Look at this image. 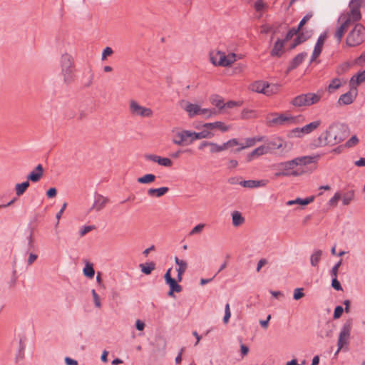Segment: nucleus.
Segmentation results:
<instances>
[{
  "label": "nucleus",
  "instance_id": "1",
  "mask_svg": "<svg viewBox=\"0 0 365 365\" xmlns=\"http://www.w3.org/2000/svg\"><path fill=\"white\" fill-rule=\"evenodd\" d=\"M349 9V11L341 13L338 18V22L341 23V25L336 29L334 37L339 43L341 41L344 32L348 27L361 19V9H365V0H350Z\"/></svg>",
  "mask_w": 365,
  "mask_h": 365
},
{
  "label": "nucleus",
  "instance_id": "2",
  "mask_svg": "<svg viewBox=\"0 0 365 365\" xmlns=\"http://www.w3.org/2000/svg\"><path fill=\"white\" fill-rule=\"evenodd\" d=\"M349 135L348 127L339 122H334L313 142L315 148L335 145L344 141Z\"/></svg>",
  "mask_w": 365,
  "mask_h": 365
},
{
  "label": "nucleus",
  "instance_id": "3",
  "mask_svg": "<svg viewBox=\"0 0 365 365\" xmlns=\"http://www.w3.org/2000/svg\"><path fill=\"white\" fill-rule=\"evenodd\" d=\"M322 91H318L317 93H302L294 97L291 103L294 107H309L314 104H317L321 101L322 98Z\"/></svg>",
  "mask_w": 365,
  "mask_h": 365
},
{
  "label": "nucleus",
  "instance_id": "4",
  "mask_svg": "<svg viewBox=\"0 0 365 365\" xmlns=\"http://www.w3.org/2000/svg\"><path fill=\"white\" fill-rule=\"evenodd\" d=\"M365 41V27L359 23L354 25L346 38V45L355 47Z\"/></svg>",
  "mask_w": 365,
  "mask_h": 365
},
{
  "label": "nucleus",
  "instance_id": "5",
  "mask_svg": "<svg viewBox=\"0 0 365 365\" xmlns=\"http://www.w3.org/2000/svg\"><path fill=\"white\" fill-rule=\"evenodd\" d=\"M61 73L66 83H69L72 78L73 61L70 55L65 53L61 58Z\"/></svg>",
  "mask_w": 365,
  "mask_h": 365
},
{
  "label": "nucleus",
  "instance_id": "6",
  "mask_svg": "<svg viewBox=\"0 0 365 365\" xmlns=\"http://www.w3.org/2000/svg\"><path fill=\"white\" fill-rule=\"evenodd\" d=\"M352 326V319H347L343 324L338 339V349L336 351V354L339 350L347 344V340L350 336L351 329Z\"/></svg>",
  "mask_w": 365,
  "mask_h": 365
},
{
  "label": "nucleus",
  "instance_id": "7",
  "mask_svg": "<svg viewBox=\"0 0 365 365\" xmlns=\"http://www.w3.org/2000/svg\"><path fill=\"white\" fill-rule=\"evenodd\" d=\"M321 124L320 120H315L302 127L296 128L292 130V133L295 137L302 138L304 134H309L316 130Z\"/></svg>",
  "mask_w": 365,
  "mask_h": 365
},
{
  "label": "nucleus",
  "instance_id": "8",
  "mask_svg": "<svg viewBox=\"0 0 365 365\" xmlns=\"http://www.w3.org/2000/svg\"><path fill=\"white\" fill-rule=\"evenodd\" d=\"M130 112L135 115L150 117L153 115V111L151 109L141 106L135 101H132L130 102Z\"/></svg>",
  "mask_w": 365,
  "mask_h": 365
},
{
  "label": "nucleus",
  "instance_id": "9",
  "mask_svg": "<svg viewBox=\"0 0 365 365\" xmlns=\"http://www.w3.org/2000/svg\"><path fill=\"white\" fill-rule=\"evenodd\" d=\"M190 140V130H183L177 133L173 138V143L178 145H189Z\"/></svg>",
  "mask_w": 365,
  "mask_h": 365
},
{
  "label": "nucleus",
  "instance_id": "10",
  "mask_svg": "<svg viewBox=\"0 0 365 365\" xmlns=\"http://www.w3.org/2000/svg\"><path fill=\"white\" fill-rule=\"evenodd\" d=\"M357 95V89L354 85V87H351V91L340 96L338 103L340 105H349L352 103L356 98Z\"/></svg>",
  "mask_w": 365,
  "mask_h": 365
},
{
  "label": "nucleus",
  "instance_id": "11",
  "mask_svg": "<svg viewBox=\"0 0 365 365\" xmlns=\"http://www.w3.org/2000/svg\"><path fill=\"white\" fill-rule=\"evenodd\" d=\"M263 140L262 137H258V138H248L245 139V143H240L239 145H237L238 146L237 148L232 149L231 153H238L241 150L254 146L256 143V142H260Z\"/></svg>",
  "mask_w": 365,
  "mask_h": 365
},
{
  "label": "nucleus",
  "instance_id": "12",
  "mask_svg": "<svg viewBox=\"0 0 365 365\" xmlns=\"http://www.w3.org/2000/svg\"><path fill=\"white\" fill-rule=\"evenodd\" d=\"M284 140L279 137H274L268 139L264 145L267 148V153H270L276 149H279L283 147Z\"/></svg>",
  "mask_w": 365,
  "mask_h": 365
},
{
  "label": "nucleus",
  "instance_id": "13",
  "mask_svg": "<svg viewBox=\"0 0 365 365\" xmlns=\"http://www.w3.org/2000/svg\"><path fill=\"white\" fill-rule=\"evenodd\" d=\"M144 158L147 160L157 163L162 166L170 167L172 165V160L168 158H163L154 154H145Z\"/></svg>",
  "mask_w": 365,
  "mask_h": 365
},
{
  "label": "nucleus",
  "instance_id": "14",
  "mask_svg": "<svg viewBox=\"0 0 365 365\" xmlns=\"http://www.w3.org/2000/svg\"><path fill=\"white\" fill-rule=\"evenodd\" d=\"M326 37L327 36L326 34L324 33L321 34L318 37V39L314 48L312 55L311 56L310 63L314 61L316 59V58H317L321 54L322 51V46L324 45Z\"/></svg>",
  "mask_w": 365,
  "mask_h": 365
},
{
  "label": "nucleus",
  "instance_id": "15",
  "mask_svg": "<svg viewBox=\"0 0 365 365\" xmlns=\"http://www.w3.org/2000/svg\"><path fill=\"white\" fill-rule=\"evenodd\" d=\"M252 90L259 93H263L266 96H270L273 93L272 90L269 89V84L267 82L259 81L252 85Z\"/></svg>",
  "mask_w": 365,
  "mask_h": 365
},
{
  "label": "nucleus",
  "instance_id": "16",
  "mask_svg": "<svg viewBox=\"0 0 365 365\" xmlns=\"http://www.w3.org/2000/svg\"><path fill=\"white\" fill-rule=\"evenodd\" d=\"M268 183L267 180H241L239 182V185L244 187L247 188H256V187H265L267 184Z\"/></svg>",
  "mask_w": 365,
  "mask_h": 365
},
{
  "label": "nucleus",
  "instance_id": "17",
  "mask_svg": "<svg viewBox=\"0 0 365 365\" xmlns=\"http://www.w3.org/2000/svg\"><path fill=\"white\" fill-rule=\"evenodd\" d=\"M235 61L236 55L234 53L226 55L225 52L221 51V55L217 63L219 66L227 67L230 66Z\"/></svg>",
  "mask_w": 365,
  "mask_h": 365
},
{
  "label": "nucleus",
  "instance_id": "18",
  "mask_svg": "<svg viewBox=\"0 0 365 365\" xmlns=\"http://www.w3.org/2000/svg\"><path fill=\"white\" fill-rule=\"evenodd\" d=\"M43 168L42 165L38 164L36 168L32 170L28 175H27V180L31 181L32 182H36L39 181L41 178L43 176Z\"/></svg>",
  "mask_w": 365,
  "mask_h": 365
},
{
  "label": "nucleus",
  "instance_id": "19",
  "mask_svg": "<svg viewBox=\"0 0 365 365\" xmlns=\"http://www.w3.org/2000/svg\"><path fill=\"white\" fill-rule=\"evenodd\" d=\"M108 202V199L107 197L96 192L94 195V202L91 210L95 209L96 210L99 211L105 207Z\"/></svg>",
  "mask_w": 365,
  "mask_h": 365
},
{
  "label": "nucleus",
  "instance_id": "20",
  "mask_svg": "<svg viewBox=\"0 0 365 365\" xmlns=\"http://www.w3.org/2000/svg\"><path fill=\"white\" fill-rule=\"evenodd\" d=\"M307 53L306 52H302L297 54L289 63L287 68L288 71H291L297 68L305 59Z\"/></svg>",
  "mask_w": 365,
  "mask_h": 365
},
{
  "label": "nucleus",
  "instance_id": "21",
  "mask_svg": "<svg viewBox=\"0 0 365 365\" xmlns=\"http://www.w3.org/2000/svg\"><path fill=\"white\" fill-rule=\"evenodd\" d=\"M213 136V134L207 130H203L200 132H195L190 130V143H192L195 140L202 138H210Z\"/></svg>",
  "mask_w": 365,
  "mask_h": 365
},
{
  "label": "nucleus",
  "instance_id": "22",
  "mask_svg": "<svg viewBox=\"0 0 365 365\" xmlns=\"http://www.w3.org/2000/svg\"><path fill=\"white\" fill-rule=\"evenodd\" d=\"M285 41L278 38L274 44V46L270 52L272 56L280 57L283 53V47Z\"/></svg>",
  "mask_w": 365,
  "mask_h": 365
},
{
  "label": "nucleus",
  "instance_id": "23",
  "mask_svg": "<svg viewBox=\"0 0 365 365\" xmlns=\"http://www.w3.org/2000/svg\"><path fill=\"white\" fill-rule=\"evenodd\" d=\"M203 128L206 129H215L217 128L222 132H226L230 129V127L226 125L221 121H216L213 123H206L203 125Z\"/></svg>",
  "mask_w": 365,
  "mask_h": 365
},
{
  "label": "nucleus",
  "instance_id": "24",
  "mask_svg": "<svg viewBox=\"0 0 365 365\" xmlns=\"http://www.w3.org/2000/svg\"><path fill=\"white\" fill-rule=\"evenodd\" d=\"M310 36L311 35L309 32H299L297 36L295 38L292 45L291 46V48H294L297 46L306 41Z\"/></svg>",
  "mask_w": 365,
  "mask_h": 365
},
{
  "label": "nucleus",
  "instance_id": "25",
  "mask_svg": "<svg viewBox=\"0 0 365 365\" xmlns=\"http://www.w3.org/2000/svg\"><path fill=\"white\" fill-rule=\"evenodd\" d=\"M315 157L304 155L294 158L296 167L298 165H307L314 161Z\"/></svg>",
  "mask_w": 365,
  "mask_h": 365
},
{
  "label": "nucleus",
  "instance_id": "26",
  "mask_svg": "<svg viewBox=\"0 0 365 365\" xmlns=\"http://www.w3.org/2000/svg\"><path fill=\"white\" fill-rule=\"evenodd\" d=\"M365 81V69L359 72L356 75H354L349 81L350 86L354 87V85H359Z\"/></svg>",
  "mask_w": 365,
  "mask_h": 365
},
{
  "label": "nucleus",
  "instance_id": "27",
  "mask_svg": "<svg viewBox=\"0 0 365 365\" xmlns=\"http://www.w3.org/2000/svg\"><path fill=\"white\" fill-rule=\"evenodd\" d=\"M267 153V148L264 145L259 146L248 154L247 161H251L255 156L258 157Z\"/></svg>",
  "mask_w": 365,
  "mask_h": 365
},
{
  "label": "nucleus",
  "instance_id": "28",
  "mask_svg": "<svg viewBox=\"0 0 365 365\" xmlns=\"http://www.w3.org/2000/svg\"><path fill=\"white\" fill-rule=\"evenodd\" d=\"M168 190L169 188L168 187H160L159 188H150L148 190V194L150 197L155 195L159 197L164 195Z\"/></svg>",
  "mask_w": 365,
  "mask_h": 365
},
{
  "label": "nucleus",
  "instance_id": "29",
  "mask_svg": "<svg viewBox=\"0 0 365 365\" xmlns=\"http://www.w3.org/2000/svg\"><path fill=\"white\" fill-rule=\"evenodd\" d=\"M314 199V196H311V197H306V198H297L295 200H289L287 202V204L288 205H294V204H299L301 205H309V203H311Z\"/></svg>",
  "mask_w": 365,
  "mask_h": 365
},
{
  "label": "nucleus",
  "instance_id": "30",
  "mask_svg": "<svg viewBox=\"0 0 365 365\" xmlns=\"http://www.w3.org/2000/svg\"><path fill=\"white\" fill-rule=\"evenodd\" d=\"M279 170H283L284 171L290 172L291 170L296 167L294 159L285 162H282L277 165Z\"/></svg>",
  "mask_w": 365,
  "mask_h": 365
},
{
  "label": "nucleus",
  "instance_id": "31",
  "mask_svg": "<svg viewBox=\"0 0 365 365\" xmlns=\"http://www.w3.org/2000/svg\"><path fill=\"white\" fill-rule=\"evenodd\" d=\"M322 255V251L320 250H315L311 255L310 263L313 267H317Z\"/></svg>",
  "mask_w": 365,
  "mask_h": 365
},
{
  "label": "nucleus",
  "instance_id": "32",
  "mask_svg": "<svg viewBox=\"0 0 365 365\" xmlns=\"http://www.w3.org/2000/svg\"><path fill=\"white\" fill-rule=\"evenodd\" d=\"M292 120V117L286 116L284 114L277 115L276 117L273 118L270 122L274 125H282L287 121Z\"/></svg>",
  "mask_w": 365,
  "mask_h": 365
},
{
  "label": "nucleus",
  "instance_id": "33",
  "mask_svg": "<svg viewBox=\"0 0 365 365\" xmlns=\"http://www.w3.org/2000/svg\"><path fill=\"white\" fill-rule=\"evenodd\" d=\"M190 117L198 115L200 106L197 104L188 103L185 108Z\"/></svg>",
  "mask_w": 365,
  "mask_h": 365
},
{
  "label": "nucleus",
  "instance_id": "34",
  "mask_svg": "<svg viewBox=\"0 0 365 365\" xmlns=\"http://www.w3.org/2000/svg\"><path fill=\"white\" fill-rule=\"evenodd\" d=\"M28 231H29V234L26 238V240L27 241V250L26 252V254L28 253V251L29 250H34L35 247L34 241V238H33V229L30 226L28 227Z\"/></svg>",
  "mask_w": 365,
  "mask_h": 365
},
{
  "label": "nucleus",
  "instance_id": "35",
  "mask_svg": "<svg viewBox=\"0 0 365 365\" xmlns=\"http://www.w3.org/2000/svg\"><path fill=\"white\" fill-rule=\"evenodd\" d=\"M140 267L141 269V272L145 274H150L153 270L155 269V264L154 262H146L144 264H140Z\"/></svg>",
  "mask_w": 365,
  "mask_h": 365
},
{
  "label": "nucleus",
  "instance_id": "36",
  "mask_svg": "<svg viewBox=\"0 0 365 365\" xmlns=\"http://www.w3.org/2000/svg\"><path fill=\"white\" fill-rule=\"evenodd\" d=\"M240 142L238 139L237 138H232L227 142H225L222 145H219L220 152L226 150L228 148H231L233 146H237V145H239Z\"/></svg>",
  "mask_w": 365,
  "mask_h": 365
},
{
  "label": "nucleus",
  "instance_id": "37",
  "mask_svg": "<svg viewBox=\"0 0 365 365\" xmlns=\"http://www.w3.org/2000/svg\"><path fill=\"white\" fill-rule=\"evenodd\" d=\"M232 224L234 226H239L242 224L245 221L244 217L241 213L238 211H235L232 214Z\"/></svg>",
  "mask_w": 365,
  "mask_h": 365
},
{
  "label": "nucleus",
  "instance_id": "38",
  "mask_svg": "<svg viewBox=\"0 0 365 365\" xmlns=\"http://www.w3.org/2000/svg\"><path fill=\"white\" fill-rule=\"evenodd\" d=\"M25 348H26L25 339L21 338L19 339V351L16 356V359L17 361L21 360L24 357Z\"/></svg>",
  "mask_w": 365,
  "mask_h": 365
},
{
  "label": "nucleus",
  "instance_id": "39",
  "mask_svg": "<svg viewBox=\"0 0 365 365\" xmlns=\"http://www.w3.org/2000/svg\"><path fill=\"white\" fill-rule=\"evenodd\" d=\"M83 274L88 277V278H93L95 275V270L93 269V264L89 262H86L85 267L83 269Z\"/></svg>",
  "mask_w": 365,
  "mask_h": 365
},
{
  "label": "nucleus",
  "instance_id": "40",
  "mask_svg": "<svg viewBox=\"0 0 365 365\" xmlns=\"http://www.w3.org/2000/svg\"><path fill=\"white\" fill-rule=\"evenodd\" d=\"M29 186V182L28 180L23 182L21 183H18L16 185V193L17 196H21L24 193L26 189Z\"/></svg>",
  "mask_w": 365,
  "mask_h": 365
},
{
  "label": "nucleus",
  "instance_id": "41",
  "mask_svg": "<svg viewBox=\"0 0 365 365\" xmlns=\"http://www.w3.org/2000/svg\"><path fill=\"white\" fill-rule=\"evenodd\" d=\"M156 178V176L153 174H145V175L140 177L137 179L138 182L141 184H149L153 182Z\"/></svg>",
  "mask_w": 365,
  "mask_h": 365
},
{
  "label": "nucleus",
  "instance_id": "42",
  "mask_svg": "<svg viewBox=\"0 0 365 365\" xmlns=\"http://www.w3.org/2000/svg\"><path fill=\"white\" fill-rule=\"evenodd\" d=\"M341 83L340 79L338 78H335L332 79L331 81V82L329 83V84L328 85L327 91L329 93H331V92L334 91L335 90L341 87Z\"/></svg>",
  "mask_w": 365,
  "mask_h": 365
},
{
  "label": "nucleus",
  "instance_id": "43",
  "mask_svg": "<svg viewBox=\"0 0 365 365\" xmlns=\"http://www.w3.org/2000/svg\"><path fill=\"white\" fill-rule=\"evenodd\" d=\"M354 197V191L353 190L345 192L342 196V202L344 205H348Z\"/></svg>",
  "mask_w": 365,
  "mask_h": 365
},
{
  "label": "nucleus",
  "instance_id": "44",
  "mask_svg": "<svg viewBox=\"0 0 365 365\" xmlns=\"http://www.w3.org/2000/svg\"><path fill=\"white\" fill-rule=\"evenodd\" d=\"M175 262L178 266V268H177V272L184 273L187 267V262L185 260L180 259L177 257H175Z\"/></svg>",
  "mask_w": 365,
  "mask_h": 365
},
{
  "label": "nucleus",
  "instance_id": "45",
  "mask_svg": "<svg viewBox=\"0 0 365 365\" xmlns=\"http://www.w3.org/2000/svg\"><path fill=\"white\" fill-rule=\"evenodd\" d=\"M221 55V51L211 52L210 54V61L214 66H218L219 58Z\"/></svg>",
  "mask_w": 365,
  "mask_h": 365
},
{
  "label": "nucleus",
  "instance_id": "46",
  "mask_svg": "<svg viewBox=\"0 0 365 365\" xmlns=\"http://www.w3.org/2000/svg\"><path fill=\"white\" fill-rule=\"evenodd\" d=\"M301 29L297 26V28H292L288 31V32L286 34L285 38L284 39V41H289L294 36L297 35Z\"/></svg>",
  "mask_w": 365,
  "mask_h": 365
},
{
  "label": "nucleus",
  "instance_id": "47",
  "mask_svg": "<svg viewBox=\"0 0 365 365\" xmlns=\"http://www.w3.org/2000/svg\"><path fill=\"white\" fill-rule=\"evenodd\" d=\"M166 284L169 285L170 289H175V292H180L182 290L181 286L178 284L177 280L174 278Z\"/></svg>",
  "mask_w": 365,
  "mask_h": 365
},
{
  "label": "nucleus",
  "instance_id": "48",
  "mask_svg": "<svg viewBox=\"0 0 365 365\" xmlns=\"http://www.w3.org/2000/svg\"><path fill=\"white\" fill-rule=\"evenodd\" d=\"M341 198V195L339 192H336L334 196L329 200L328 205L331 207H336L337 205L339 200Z\"/></svg>",
  "mask_w": 365,
  "mask_h": 365
},
{
  "label": "nucleus",
  "instance_id": "49",
  "mask_svg": "<svg viewBox=\"0 0 365 365\" xmlns=\"http://www.w3.org/2000/svg\"><path fill=\"white\" fill-rule=\"evenodd\" d=\"M274 175L276 177L289 176V175L297 176V175H299V173L297 171L287 172V171H284L283 170H279V171L277 172L274 174Z\"/></svg>",
  "mask_w": 365,
  "mask_h": 365
},
{
  "label": "nucleus",
  "instance_id": "50",
  "mask_svg": "<svg viewBox=\"0 0 365 365\" xmlns=\"http://www.w3.org/2000/svg\"><path fill=\"white\" fill-rule=\"evenodd\" d=\"M331 287L336 291H341L342 287L340 284V282L337 279V277L336 276H331Z\"/></svg>",
  "mask_w": 365,
  "mask_h": 365
},
{
  "label": "nucleus",
  "instance_id": "51",
  "mask_svg": "<svg viewBox=\"0 0 365 365\" xmlns=\"http://www.w3.org/2000/svg\"><path fill=\"white\" fill-rule=\"evenodd\" d=\"M205 225L203 223H200L195 226L190 232L189 235H193L197 233L200 232L203 228L205 227Z\"/></svg>",
  "mask_w": 365,
  "mask_h": 365
},
{
  "label": "nucleus",
  "instance_id": "52",
  "mask_svg": "<svg viewBox=\"0 0 365 365\" xmlns=\"http://www.w3.org/2000/svg\"><path fill=\"white\" fill-rule=\"evenodd\" d=\"M344 312V308L341 306H336L334 311L333 318L334 319L340 318Z\"/></svg>",
  "mask_w": 365,
  "mask_h": 365
},
{
  "label": "nucleus",
  "instance_id": "53",
  "mask_svg": "<svg viewBox=\"0 0 365 365\" xmlns=\"http://www.w3.org/2000/svg\"><path fill=\"white\" fill-rule=\"evenodd\" d=\"M341 263H342V260L340 259L338 262H336L333 266V267L331 268V269L330 271V275L331 276H336V277H337V275H338V270H339V268L341 266Z\"/></svg>",
  "mask_w": 365,
  "mask_h": 365
},
{
  "label": "nucleus",
  "instance_id": "54",
  "mask_svg": "<svg viewBox=\"0 0 365 365\" xmlns=\"http://www.w3.org/2000/svg\"><path fill=\"white\" fill-rule=\"evenodd\" d=\"M302 288H296L294 290L293 299L294 300H299L304 297V294L302 292Z\"/></svg>",
  "mask_w": 365,
  "mask_h": 365
},
{
  "label": "nucleus",
  "instance_id": "55",
  "mask_svg": "<svg viewBox=\"0 0 365 365\" xmlns=\"http://www.w3.org/2000/svg\"><path fill=\"white\" fill-rule=\"evenodd\" d=\"M215 113V112L212 111L210 109H208V108H200V111H199L198 115H205V116L208 118V117L212 116Z\"/></svg>",
  "mask_w": 365,
  "mask_h": 365
},
{
  "label": "nucleus",
  "instance_id": "56",
  "mask_svg": "<svg viewBox=\"0 0 365 365\" xmlns=\"http://www.w3.org/2000/svg\"><path fill=\"white\" fill-rule=\"evenodd\" d=\"M91 293H92V296L93 298V302H94L95 306L96 307L100 308L101 307V303L98 294L96 293L95 289H92Z\"/></svg>",
  "mask_w": 365,
  "mask_h": 365
},
{
  "label": "nucleus",
  "instance_id": "57",
  "mask_svg": "<svg viewBox=\"0 0 365 365\" xmlns=\"http://www.w3.org/2000/svg\"><path fill=\"white\" fill-rule=\"evenodd\" d=\"M312 13H307L300 21L298 27L301 29L302 27L312 18Z\"/></svg>",
  "mask_w": 365,
  "mask_h": 365
},
{
  "label": "nucleus",
  "instance_id": "58",
  "mask_svg": "<svg viewBox=\"0 0 365 365\" xmlns=\"http://www.w3.org/2000/svg\"><path fill=\"white\" fill-rule=\"evenodd\" d=\"M359 142V139L356 135H353L349 140H348L345 145L348 148L352 147Z\"/></svg>",
  "mask_w": 365,
  "mask_h": 365
},
{
  "label": "nucleus",
  "instance_id": "59",
  "mask_svg": "<svg viewBox=\"0 0 365 365\" xmlns=\"http://www.w3.org/2000/svg\"><path fill=\"white\" fill-rule=\"evenodd\" d=\"M113 53V49L110 47H106L102 52L101 59L103 61L108 56H110Z\"/></svg>",
  "mask_w": 365,
  "mask_h": 365
},
{
  "label": "nucleus",
  "instance_id": "60",
  "mask_svg": "<svg viewBox=\"0 0 365 365\" xmlns=\"http://www.w3.org/2000/svg\"><path fill=\"white\" fill-rule=\"evenodd\" d=\"M225 108H232L235 106H240L241 105V103L239 101H230L225 103Z\"/></svg>",
  "mask_w": 365,
  "mask_h": 365
},
{
  "label": "nucleus",
  "instance_id": "61",
  "mask_svg": "<svg viewBox=\"0 0 365 365\" xmlns=\"http://www.w3.org/2000/svg\"><path fill=\"white\" fill-rule=\"evenodd\" d=\"M210 148L211 153H220V148H219L218 144H217L215 143L210 142Z\"/></svg>",
  "mask_w": 365,
  "mask_h": 365
},
{
  "label": "nucleus",
  "instance_id": "62",
  "mask_svg": "<svg viewBox=\"0 0 365 365\" xmlns=\"http://www.w3.org/2000/svg\"><path fill=\"white\" fill-rule=\"evenodd\" d=\"M57 190L55 187L49 188L46 192V195L48 198L54 197L56 195Z\"/></svg>",
  "mask_w": 365,
  "mask_h": 365
},
{
  "label": "nucleus",
  "instance_id": "63",
  "mask_svg": "<svg viewBox=\"0 0 365 365\" xmlns=\"http://www.w3.org/2000/svg\"><path fill=\"white\" fill-rule=\"evenodd\" d=\"M93 226H84L80 230V235L83 236L93 230Z\"/></svg>",
  "mask_w": 365,
  "mask_h": 365
},
{
  "label": "nucleus",
  "instance_id": "64",
  "mask_svg": "<svg viewBox=\"0 0 365 365\" xmlns=\"http://www.w3.org/2000/svg\"><path fill=\"white\" fill-rule=\"evenodd\" d=\"M64 360H65V364L66 365H78V361L76 360L73 359L68 356H66Z\"/></svg>",
  "mask_w": 365,
  "mask_h": 365
}]
</instances>
